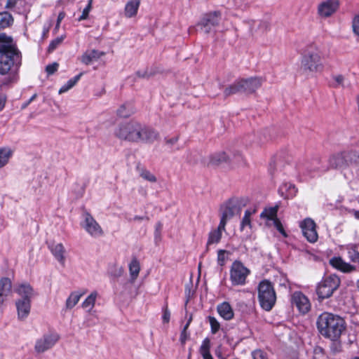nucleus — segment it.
Instances as JSON below:
<instances>
[{"instance_id":"1","label":"nucleus","mask_w":359,"mask_h":359,"mask_svg":"<svg viewBox=\"0 0 359 359\" xmlns=\"http://www.w3.org/2000/svg\"><path fill=\"white\" fill-rule=\"evenodd\" d=\"M22 65V54L13 39L0 33V83L8 85L15 82Z\"/></svg>"},{"instance_id":"2","label":"nucleus","mask_w":359,"mask_h":359,"mask_svg":"<svg viewBox=\"0 0 359 359\" xmlns=\"http://www.w3.org/2000/svg\"><path fill=\"white\" fill-rule=\"evenodd\" d=\"M115 135L121 140L146 143L153 142L158 137V133L153 128L135 121L119 125L115 131Z\"/></svg>"},{"instance_id":"3","label":"nucleus","mask_w":359,"mask_h":359,"mask_svg":"<svg viewBox=\"0 0 359 359\" xmlns=\"http://www.w3.org/2000/svg\"><path fill=\"white\" fill-rule=\"evenodd\" d=\"M317 327L323 336L336 340L345 330L346 323L344 318L338 315L324 312L318 318Z\"/></svg>"},{"instance_id":"4","label":"nucleus","mask_w":359,"mask_h":359,"mask_svg":"<svg viewBox=\"0 0 359 359\" xmlns=\"http://www.w3.org/2000/svg\"><path fill=\"white\" fill-rule=\"evenodd\" d=\"M322 56L319 50L311 49L303 56L301 60V71L308 77H313L323 70Z\"/></svg>"},{"instance_id":"5","label":"nucleus","mask_w":359,"mask_h":359,"mask_svg":"<svg viewBox=\"0 0 359 359\" xmlns=\"http://www.w3.org/2000/svg\"><path fill=\"white\" fill-rule=\"evenodd\" d=\"M258 299L261 307L269 311L273 307L276 301V294L271 282L264 280L258 285Z\"/></svg>"},{"instance_id":"6","label":"nucleus","mask_w":359,"mask_h":359,"mask_svg":"<svg viewBox=\"0 0 359 359\" xmlns=\"http://www.w3.org/2000/svg\"><path fill=\"white\" fill-rule=\"evenodd\" d=\"M264 80L261 77H251L246 79H240L226 88L224 90L226 95H230L236 93H254L262 84Z\"/></svg>"},{"instance_id":"7","label":"nucleus","mask_w":359,"mask_h":359,"mask_svg":"<svg viewBox=\"0 0 359 359\" xmlns=\"http://www.w3.org/2000/svg\"><path fill=\"white\" fill-rule=\"evenodd\" d=\"M359 160V155L354 151H344L333 154L329 158V165L332 168L344 169Z\"/></svg>"},{"instance_id":"8","label":"nucleus","mask_w":359,"mask_h":359,"mask_svg":"<svg viewBox=\"0 0 359 359\" xmlns=\"http://www.w3.org/2000/svg\"><path fill=\"white\" fill-rule=\"evenodd\" d=\"M340 279L336 275L325 277L318 284L316 290L320 299H326L331 297L333 292L339 287Z\"/></svg>"},{"instance_id":"9","label":"nucleus","mask_w":359,"mask_h":359,"mask_svg":"<svg viewBox=\"0 0 359 359\" xmlns=\"http://www.w3.org/2000/svg\"><path fill=\"white\" fill-rule=\"evenodd\" d=\"M250 271L240 261L233 262L230 269V280L233 285H244Z\"/></svg>"},{"instance_id":"10","label":"nucleus","mask_w":359,"mask_h":359,"mask_svg":"<svg viewBox=\"0 0 359 359\" xmlns=\"http://www.w3.org/2000/svg\"><path fill=\"white\" fill-rule=\"evenodd\" d=\"M59 339L60 336L56 332L45 334L36 339L34 345V351L37 353H43L51 349Z\"/></svg>"},{"instance_id":"11","label":"nucleus","mask_w":359,"mask_h":359,"mask_svg":"<svg viewBox=\"0 0 359 359\" xmlns=\"http://www.w3.org/2000/svg\"><path fill=\"white\" fill-rule=\"evenodd\" d=\"M83 217L81 226L88 234L94 238H98L103 235L104 232L102 227L91 215L85 213Z\"/></svg>"},{"instance_id":"12","label":"nucleus","mask_w":359,"mask_h":359,"mask_svg":"<svg viewBox=\"0 0 359 359\" xmlns=\"http://www.w3.org/2000/svg\"><path fill=\"white\" fill-rule=\"evenodd\" d=\"M304 236L310 243L317 241L318 235L316 230V224L315 222L308 217L302 220L299 224Z\"/></svg>"},{"instance_id":"13","label":"nucleus","mask_w":359,"mask_h":359,"mask_svg":"<svg viewBox=\"0 0 359 359\" xmlns=\"http://www.w3.org/2000/svg\"><path fill=\"white\" fill-rule=\"evenodd\" d=\"M291 303L303 314L308 313L311 307L309 299L300 291H295L292 294Z\"/></svg>"},{"instance_id":"14","label":"nucleus","mask_w":359,"mask_h":359,"mask_svg":"<svg viewBox=\"0 0 359 359\" xmlns=\"http://www.w3.org/2000/svg\"><path fill=\"white\" fill-rule=\"evenodd\" d=\"M221 20L219 12H212L206 14L201 22V29L205 33L212 32L219 23Z\"/></svg>"},{"instance_id":"15","label":"nucleus","mask_w":359,"mask_h":359,"mask_svg":"<svg viewBox=\"0 0 359 359\" xmlns=\"http://www.w3.org/2000/svg\"><path fill=\"white\" fill-rule=\"evenodd\" d=\"M339 6L337 0H325L318 6V13L322 18H327L336 12Z\"/></svg>"},{"instance_id":"16","label":"nucleus","mask_w":359,"mask_h":359,"mask_svg":"<svg viewBox=\"0 0 359 359\" xmlns=\"http://www.w3.org/2000/svg\"><path fill=\"white\" fill-rule=\"evenodd\" d=\"M32 300L18 299L15 302L18 318L25 320L30 313Z\"/></svg>"},{"instance_id":"17","label":"nucleus","mask_w":359,"mask_h":359,"mask_svg":"<svg viewBox=\"0 0 359 359\" xmlns=\"http://www.w3.org/2000/svg\"><path fill=\"white\" fill-rule=\"evenodd\" d=\"M14 291L20 297V299H21L32 300V299L35 296L34 290L30 284L27 283H22L16 285Z\"/></svg>"},{"instance_id":"18","label":"nucleus","mask_w":359,"mask_h":359,"mask_svg":"<svg viewBox=\"0 0 359 359\" xmlns=\"http://www.w3.org/2000/svg\"><path fill=\"white\" fill-rule=\"evenodd\" d=\"M12 293V282L8 278L0 280V307L7 301Z\"/></svg>"},{"instance_id":"19","label":"nucleus","mask_w":359,"mask_h":359,"mask_svg":"<svg viewBox=\"0 0 359 359\" xmlns=\"http://www.w3.org/2000/svg\"><path fill=\"white\" fill-rule=\"evenodd\" d=\"M220 229L223 228V226H226L228 221H229L234 215L238 213L233 209V207L230 205V203L227 201L220 208Z\"/></svg>"},{"instance_id":"20","label":"nucleus","mask_w":359,"mask_h":359,"mask_svg":"<svg viewBox=\"0 0 359 359\" xmlns=\"http://www.w3.org/2000/svg\"><path fill=\"white\" fill-rule=\"evenodd\" d=\"M104 55V52L91 49L86 50L79 59L83 64L89 65L91 62L99 60Z\"/></svg>"},{"instance_id":"21","label":"nucleus","mask_w":359,"mask_h":359,"mask_svg":"<svg viewBox=\"0 0 359 359\" xmlns=\"http://www.w3.org/2000/svg\"><path fill=\"white\" fill-rule=\"evenodd\" d=\"M48 248L55 258L62 265L65 263V249L60 243L53 242L48 245Z\"/></svg>"},{"instance_id":"22","label":"nucleus","mask_w":359,"mask_h":359,"mask_svg":"<svg viewBox=\"0 0 359 359\" xmlns=\"http://www.w3.org/2000/svg\"><path fill=\"white\" fill-rule=\"evenodd\" d=\"M278 193L283 198L290 199L297 195V189L290 182H283L278 189Z\"/></svg>"},{"instance_id":"23","label":"nucleus","mask_w":359,"mask_h":359,"mask_svg":"<svg viewBox=\"0 0 359 359\" xmlns=\"http://www.w3.org/2000/svg\"><path fill=\"white\" fill-rule=\"evenodd\" d=\"M332 266L344 273H349L355 270V267L345 262L341 257H335L330 260Z\"/></svg>"},{"instance_id":"24","label":"nucleus","mask_w":359,"mask_h":359,"mask_svg":"<svg viewBox=\"0 0 359 359\" xmlns=\"http://www.w3.org/2000/svg\"><path fill=\"white\" fill-rule=\"evenodd\" d=\"M219 315L226 320H231L233 318V311L229 303L224 302L217 306Z\"/></svg>"},{"instance_id":"25","label":"nucleus","mask_w":359,"mask_h":359,"mask_svg":"<svg viewBox=\"0 0 359 359\" xmlns=\"http://www.w3.org/2000/svg\"><path fill=\"white\" fill-rule=\"evenodd\" d=\"M233 209L239 214L242 209L247 206L250 203V198L248 196L235 197L228 201Z\"/></svg>"},{"instance_id":"26","label":"nucleus","mask_w":359,"mask_h":359,"mask_svg":"<svg viewBox=\"0 0 359 359\" xmlns=\"http://www.w3.org/2000/svg\"><path fill=\"white\" fill-rule=\"evenodd\" d=\"M140 4V2L139 0L129 1L125 6V16L128 18L135 16L138 11Z\"/></svg>"},{"instance_id":"27","label":"nucleus","mask_w":359,"mask_h":359,"mask_svg":"<svg viewBox=\"0 0 359 359\" xmlns=\"http://www.w3.org/2000/svg\"><path fill=\"white\" fill-rule=\"evenodd\" d=\"M225 231V226L220 229V224H219L217 229L211 231L209 233L207 245L218 243L222 238V232Z\"/></svg>"},{"instance_id":"28","label":"nucleus","mask_w":359,"mask_h":359,"mask_svg":"<svg viewBox=\"0 0 359 359\" xmlns=\"http://www.w3.org/2000/svg\"><path fill=\"white\" fill-rule=\"evenodd\" d=\"M257 212V207L248 208L244 213L241 222V230L243 231L246 227L251 228V217Z\"/></svg>"},{"instance_id":"29","label":"nucleus","mask_w":359,"mask_h":359,"mask_svg":"<svg viewBox=\"0 0 359 359\" xmlns=\"http://www.w3.org/2000/svg\"><path fill=\"white\" fill-rule=\"evenodd\" d=\"M97 296V292H92L82 302L81 307L86 310L87 312L90 313L95 306Z\"/></svg>"},{"instance_id":"30","label":"nucleus","mask_w":359,"mask_h":359,"mask_svg":"<svg viewBox=\"0 0 359 359\" xmlns=\"http://www.w3.org/2000/svg\"><path fill=\"white\" fill-rule=\"evenodd\" d=\"M13 155V150L8 147H0V168L6 166Z\"/></svg>"},{"instance_id":"31","label":"nucleus","mask_w":359,"mask_h":359,"mask_svg":"<svg viewBox=\"0 0 359 359\" xmlns=\"http://www.w3.org/2000/svg\"><path fill=\"white\" fill-rule=\"evenodd\" d=\"M128 267L130 276V281L133 283L138 277L140 271V265L139 261L135 258L133 259L130 262Z\"/></svg>"},{"instance_id":"32","label":"nucleus","mask_w":359,"mask_h":359,"mask_svg":"<svg viewBox=\"0 0 359 359\" xmlns=\"http://www.w3.org/2000/svg\"><path fill=\"white\" fill-rule=\"evenodd\" d=\"M135 112V107L131 103L121 105L117 110V115L121 118H128Z\"/></svg>"},{"instance_id":"33","label":"nucleus","mask_w":359,"mask_h":359,"mask_svg":"<svg viewBox=\"0 0 359 359\" xmlns=\"http://www.w3.org/2000/svg\"><path fill=\"white\" fill-rule=\"evenodd\" d=\"M84 292H73L66 300L65 306L67 309L74 308L79 302Z\"/></svg>"},{"instance_id":"34","label":"nucleus","mask_w":359,"mask_h":359,"mask_svg":"<svg viewBox=\"0 0 359 359\" xmlns=\"http://www.w3.org/2000/svg\"><path fill=\"white\" fill-rule=\"evenodd\" d=\"M210 340L209 338H205L201 344L199 349V352L201 354L203 359H213L210 352Z\"/></svg>"},{"instance_id":"35","label":"nucleus","mask_w":359,"mask_h":359,"mask_svg":"<svg viewBox=\"0 0 359 359\" xmlns=\"http://www.w3.org/2000/svg\"><path fill=\"white\" fill-rule=\"evenodd\" d=\"M278 207L277 205L274 207H270L268 208H265L264 211L261 213L260 217L262 218L266 219L268 220L274 222L275 219H278L277 218V212Z\"/></svg>"},{"instance_id":"36","label":"nucleus","mask_w":359,"mask_h":359,"mask_svg":"<svg viewBox=\"0 0 359 359\" xmlns=\"http://www.w3.org/2000/svg\"><path fill=\"white\" fill-rule=\"evenodd\" d=\"M13 22V18L9 13H0V30L10 27Z\"/></svg>"},{"instance_id":"37","label":"nucleus","mask_w":359,"mask_h":359,"mask_svg":"<svg viewBox=\"0 0 359 359\" xmlns=\"http://www.w3.org/2000/svg\"><path fill=\"white\" fill-rule=\"evenodd\" d=\"M227 159L228 156L226 153L221 151L215 153L210 157V163L213 165H216L226 161Z\"/></svg>"},{"instance_id":"38","label":"nucleus","mask_w":359,"mask_h":359,"mask_svg":"<svg viewBox=\"0 0 359 359\" xmlns=\"http://www.w3.org/2000/svg\"><path fill=\"white\" fill-rule=\"evenodd\" d=\"M348 252L349 259L353 262L359 264V252L357 251V245L355 244H348L345 247Z\"/></svg>"},{"instance_id":"39","label":"nucleus","mask_w":359,"mask_h":359,"mask_svg":"<svg viewBox=\"0 0 359 359\" xmlns=\"http://www.w3.org/2000/svg\"><path fill=\"white\" fill-rule=\"evenodd\" d=\"M82 73L76 75L72 79H70L66 83H65L59 90V94H62L64 93L67 92L72 88H73L76 83L79 81Z\"/></svg>"},{"instance_id":"40","label":"nucleus","mask_w":359,"mask_h":359,"mask_svg":"<svg viewBox=\"0 0 359 359\" xmlns=\"http://www.w3.org/2000/svg\"><path fill=\"white\" fill-rule=\"evenodd\" d=\"M140 175L142 178L149 182L154 183L157 181L156 177L147 169H142L140 170Z\"/></svg>"},{"instance_id":"41","label":"nucleus","mask_w":359,"mask_h":359,"mask_svg":"<svg viewBox=\"0 0 359 359\" xmlns=\"http://www.w3.org/2000/svg\"><path fill=\"white\" fill-rule=\"evenodd\" d=\"M208 320L210 325L211 333L213 334H216L220 329V323L216 318L213 316H208Z\"/></svg>"},{"instance_id":"42","label":"nucleus","mask_w":359,"mask_h":359,"mask_svg":"<svg viewBox=\"0 0 359 359\" xmlns=\"http://www.w3.org/2000/svg\"><path fill=\"white\" fill-rule=\"evenodd\" d=\"M344 76L341 74H335L332 76L331 86L333 88H339L344 86Z\"/></svg>"},{"instance_id":"43","label":"nucleus","mask_w":359,"mask_h":359,"mask_svg":"<svg viewBox=\"0 0 359 359\" xmlns=\"http://www.w3.org/2000/svg\"><path fill=\"white\" fill-rule=\"evenodd\" d=\"M93 0H88V4L83 10L81 15L79 18V21H82L88 18L90 11L92 8Z\"/></svg>"},{"instance_id":"44","label":"nucleus","mask_w":359,"mask_h":359,"mask_svg":"<svg viewBox=\"0 0 359 359\" xmlns=\"http://www.w3.org/2000/svg\"><path fill=\"white\" fill-rule=\"evenodd\" d=\"M352 27L353 33L359 36V15H356L352 22Z\"/></svg>"},{"instance_id":"45","label":"nucleus","mask_w":359,"mask_h":359,"mask_svg":"<svg viewBox=\"0 0 359 359\" xmlns=\"http://www.w3.org/2000/svg\"><path fill=\"white\" fill-rule=\"evenodd\" d=\"M62 38H57L53 40L48 46V52L53 51L62 42Z\"/></svg>"},{"instance_id":"46","label":"nucleus","mask_w":359,"mask_h":359,"mask_svg":"<svg viewBox=\"0 0 359 359\" xmlns=\"http://www.w3.org/2000/svg\"><path fill=\"white\" fill-rule=\"evenodd\" d=\"M253 359H268L266 354L261 350H256L252 352Z\"/></svg>"},{"instance_id":"47","label":"nucleus","mask_w":359,"mask_h":359,"mask_svg":"<svg viewBox=\"0 0 359 359\" xmlns=\"http://www.w3.org/2000/svg\"><path fill=\"white\" fill-rule=\"evenodd\" d=\"M273 224L274 225V226L276 228V229L283 235L285 237L287 236V234L283 229V226L281 224V222H280V220L278 219H275L274 222H273Z\"/></svg>"},{"instance_id":"48","label":"nucleus","mask_w":359,"mask_h":359,"mask_svg":"<svg viewBox=\"0 0 359 359\" xmlns=\"http://www.w3.org/2000/svg\"><path fill=\"white\" fill-rule=\"evenodd\" d=\"M57 67H58L57 63H53V64L48 65L46 67V70L48 74H53L57 70Z\"/></svg>"},{"instance_id":"49","label":"nucleus","mask_w":359,"mask_h":359,"mask_svg":"<svg viewBox=\"0 0 359 359\" xmlns=\"http://www.w3.org/2000/svg\"><path fill=\"white\" fill-rule=\"evenodd\" d=\"M170 311L168 310L167 308H165L163 311V323H168L170 320Z\"/></svg>"},{"instance_id":"50","label":"nucleus","mask_w":359,"mask_h":359,"mask_svg":"<svg viewBox=\"0 0 359 359\" xmlns=\"http://www.w3.org/2000/svg\"><path fill=\"white\" fill-rule=\"evenodd\" d=\"M166 144H170V145H174L177 143V142L178 141V137H171V138H168V139H166Z\"/></svg>"},{"instance_id":"51","label":"nucleus","mask_w":359,"mask_h":359,"mask_svg":"<svg viewBox=\"0 0 359 359\" xmlns=\"http://www.w3.org/2000/svg\"><path fill=\"white\" fill-rule=\"evenodd\" d=\"M187 338V331L182 330L180 335V341L182 344H184Z\"/></svg>"},{"instance_id":"52","label":"nucleus","mask_w":359,"mask_h":359,"mask_svg":"<svg viewBox=\"0 0 359 359\" xmlns=\"http://www.w3.org/2000/svg\"><path fill=\"white\" fill-rule=\"evenodd\" d=\"M65 13L64 12H60L57 16V25H60L61 21L65 18Z\"/></svg>"},{"instance_id":"53","label":"nucleus","mask_w":359,"mask_h":359,"mask_svg":"<svg viewBox=\"0 0 359 359\" xmlns=\"http://www.w3.org/2000/svg\"><path fill=\"white\" fill-rule=\"evenodd\" d=\"M6 99L4 97H0V111H1L5 106Z\"/></svg>"},{"instance_id":"54","label":"nucleus","mask_w":359,"mask_h":359,"mask_svg":"<svg viewBox=\"0 0 359 359\" xmlns=\"http://www.w3.org/2000/svg\"><path fill=\"white\" fill-rule=\"evenodd\" d=\"M350 212L354 215L355 219H359V210H352Z\"/></svg>"},{"instance_id":"55","label":"nucleus","mask_w":359,"mask_h":359,"mask_svg":"<svg viewBox=\"0 0 359 359\" xmlns=\"http://www.w3.org/2000/svg\"><path fill=\"white\" fill-rule=\"evenodd\" d=\"M122 273H123V269H122V268H119V269H118V270L117 273L114 274V276H121V275L122 274Z\"/></svg>"},{"instance_id":"56","label":"nucleus","mask_w":359,"mask_h":359,"mask_svg":"<svg viewBox=\"0 0 359 359\" xmlns=\"http://www.w3.org/2000/svg\"><path fill=\"white\" fill-rule=\"evenodd\" d=\"M133 219L134 220L140 221V220L144 219V217H140V216H135Z\"/></svg>"},{"instance_id":"57","label":"nucleus","mask_w":359,"mask_h":359,"mask_svg":"<svg viewBox=\"0 0 359 359\" xmlns=\"http://www.w3.org/2000/svg\"><path fill=\"white\" fill-rule=\"evenodd\" d=\"M189 325H190V324H189V322H187V323H186V325L184 326V327H183V330H185V331H187V330L188 329V327H189Z\"/></svg>"},{"instance_id":"58","label":"nucleus","mask_w":359,"mask_h":359,"mask_svg":"<svg viewBox=\"0 0 359 359\" xmlns=\"http://www.w3.org/2000/svg\"><path fill=\"white\" fill-rule=\"evenodd\" d=\"M161 227H162L161 224H158V227H157L156 231H158V230H161Z\"/></svg>"},{"instance_id":"59","label":"nucleus","mask_w":359,"mask_h":359,"mask_svg":"<svg viewBox=\"0 0 359 359\" xmlns=\"http://www.w3.org/2000/svg\"><path fill=\"white\" fill-rule=\"evenodd\" d=\"M191 320H192V316H191L189 318V319H188V321H187V322H189V324H190V323H191Z\"/></svg>"},{"instance_id":"60","label":"nucleus","mask_w":359,"mask_h":359,"mask_svg":"<svg viewBox=\"0 0 359 359\" xmlns=\"http://www.w3.org/2000/svg\"><path fill=\"white\" fill-rule=\"evenodd\" d=\"M357 288H358V290L359 291V279L357 281Z\"/></svg>"},{"instance_id":"61","label":"nucleus","mask_w":359,"mask_h":359,"mask_svg":"<svg viewBox=\"0 0 359 359\" xmlns=\"http://www.w3.org/2000/svg\"><path fill=\"white\" fill-rule=\"evenodd\" d=\"M60 27V25H57V23L56 24V27H55V29H58Z\"/></svg>"},{"instance_id":"62","label":"nucleus","mask_w":359,"mask_h":359,"mask_svg":"<svg viewBox=\"0 0 359 359\" xmlns=\"http://www.w3.org/2000/svg\"><path fill=\"white\" fill-rule=\"evenodd\" d=\"M222 252V250L219 252V255H218L219 258L220 257V253H221Z\"/></svg>"}]
</instances>
